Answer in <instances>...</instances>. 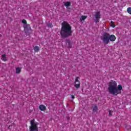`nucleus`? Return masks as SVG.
Masks as SVG:
<instances>
[{
    "label": "nucleus",
    "mask_w": 131,
    "mask_h": 131,
    "mask_svg": "<svg viewBox=\"0 0 131 131\" xmlns=\"http://www.w3.org/2000/svg\"><path fill=\"white\" fill-rule=\"evenodd\" d=\"M1 60H2V61H4V62H6V61H7L8 59H7V57H6L5 54L2 55L1 57Z\"/></svg>",
    "instance_id": "obj_11"
},
{
    "label": "nucleus",
    "mask_w": 131,
    "mask_h": 131,
    "mask_svg": "<svg viewBox=\"0 0 131 131\" xmlns=\"http://www.w3.org/2000/svg\"><path fill=\"white\" fill-rule=\"evenodd\" d=\"M95 23H99L100 19H101V12L98 11V12H95Z\"/></svg>",
    "instance_id": "obj_5"
},
{
    "label": "nucleus",
    "mask_w": 131,
    "mask_h": 131,
    "mask_svg": "<svg viewBox=\"0 0 131 131\" xmlns=\"http://www.w3.org/2000/svg\"><path fill=\"white\" fill-rule=\"evenodd\" d=\"M16 73L19 74L20 72H21V68H16Z\"/></svg>",
    "instance_id": "obj_15"
},
{
    "label": "nucleus",
    "mask_w": 131,
    "mask_h": 131,
    "mask_svg": "<svg viewBox=\"0 0 131 131\" xmlns=\"http://www.w3.org/2000/svg\"><path fill=\"white\" fill-rule=\"evenodd\" d=\"M71 5V3L70 2H67L64 3L65 7H67V8H68V7L70 6Z\"/></svg>",
    "instance_id": "obj_13"
},
{
    "label": "nucleus",
    "mask_w": 131,
    "mask_h": 131,
    "mask_svg": "<svg viewBox=\"0 0 131 131\" xmlns=\"http://www.w3.org/2000/svg\"><path fill=\"white\" fill-rule=\"evenodd\" d=\"M102 39L105 45H107L109 43V34L107 33H104L103 36L102 37Z\"/></svg>",
    "instance_id": "obj_4"
},
{
    "label": "nucleus",
    "mask_w": 131,
    "mask_h": 131,
    "mask_svg": "<svg viewBox=\"0 0 131 131\" xmlns=\"http://www.w3.org/2000/svg\"><path fill=\"white\" fill-rule=\"evenodd\" d=\"M112 113H113V111H109V115H110V116H111V115H112Z\"/></svg>",
    "instance_id": "obj_20"
},
{
    "label": "nucleus",
    "mask_w": 131,
    "mask_h": 131,
    "mask_svg": "<svg viewBox=\"0 0 131 131\" xmlns=\"http://www.w3.org/2000/svg\"><path fill=\"white\" fill-rule=\"evenodd\" d=\"M97 111H98V107L96 105H95L93 107V112H97Z\"/></svg>",
    "instance_id": "obj_16"
},
{
    "label": "nucleus",
    "mask_w": 131,
    "mask_h": 131,
    "mask_svg": "<svg viewBox=\"0 0 131 131\" xmlns=\"http://www.w3.org/2000/svg\"><path fill=\"white\" fill-rule=\"evenodd\" d=\"M39 108L41 111H46L47 107L43 104H41L39 106Z\"/></svg>",
    "instance_id": "obj_9"
},
{
    "label": "nucleus",
    "mask_w": 131,
    "mask_h": 131,
    "mask_svg": "<svg viewBox=\"0 0 131 131\" xmlns=\"http://www.w3.org/2000/svg\"><path fill=\"white\" fill-rule=\"evenodd\" d=\"M24 25V29H25V30H30V27H28L27 26V25L26 24L27 22H26V20L25 19H23V21H22Z\"/></svg>",
    "instance_id": "obj_7"
},
{
    "label": "nucleus",
    "mask_w": 131,
    "mask_h": 131,
    "mask_svg": "<svg viewBox=\"0 0 131 131\" xmlns=\"http://www.w3.org/2000/svg\"><path fill=\"white\" fill-rule=\"evenodd\" d=\"M74 86L76 89H79L80 88V81H79V77H76L75 79Z\"/></svg>",
    "instance_id": "obj_6"
},
{
    "label": "nucleus",
    "mask_w": 131,
    "mask_h": 131,
    "mask_svg": "<svg viewBox=\"0 0 131 131\" xmlns=\"http://www.w3.org/2000/svg\"><path fill=\"white\" fill-rule=\"evenodd\" d=\"M47 26H48L50 28H52V27H53V25L51 23H49L47 25Z\"/></svg>",
    "instance_id": "obj_19"
},
{
    "label": "nucleus",
    "mask_w": 131,
    "mask_h": 131,
    "mask_svg": "<svg viewBox=\"0 0 131 131\" xmlns=\"http://www.w3.org/2000/svg\"><path fill=\"white\" fill-rule=\"evenodd\" d=\"M115 39H116V37L114 35L109 34V40L111 41H115Z\"/></svg>",
    "instance_id": "obj_8"
},
{
    "label": "nucleus",
    "mask_w": 131,
    "mask_h": 131,
    "mask_svg": "<svg viewBox=\"0 0 131 131\" xmlns=\"http://www.w3.org/2000/svg\"><path fill=\"white\" fill-rule=\"evenodd\" d=\"M38 123L35 122L34 119L30 121V126L29 127V131H38Z\"/></svg>",
    "instance_id": "obj_3"
},
{
    "label": "nucleus",
    "mask_w": 131,
    "mask_h": 131,
    "mask_svg": "<svg viewBox=\"0 0 131 131\" xmlns=\"http://www.w3.org/2000/svg\"><path fill=\"white\" fill-rule=\"evenodd\" d=\"M127 12L128 13V14H130V15H131V7H128L127 8Z\"/></svg>",
    "instance_id": "obj_18"
},
{
    "label": "nucleus",
    "mask_w": 131,
    "mask_h": 131,
    "mask_svg": "<svg viewBox=\"0 0 131 131\" xmlns=\"http://www.w3.org/2000/svg\"><path fill=\"white\" fill-rule=\"evenodd\" d=\"M39 47H38V46H35V47L34 48V52H39Z\"/></svg>",
    "instance_id": "obj_14"
},
{
    "label": "nucleus",
    "mask_w": 131,
    "mask_h": 131,
    "mask_svg": "<svg viewBox=\"0 0 131 131\" xmlns=\"http://www.w3.org/2000/svg\"><path fill=\"white\" fill-rule=\"evenodd\" d=\"M61 25L60 35L62 37H68V36L72 35V30H71V26L66 21H63Z\"/></svg>",
    "instance_id": "obj_2"
},
{
    "label": "nucleus",
    "mask_w": 131,
    "mask_h": 131,
    "mask_svg": "<svg viewBox=\"0 0 131 131\" xmlns=\"http://www.w3.org/2000/svg\"><path fill=\"white\" fill-rule=\"evenodd\" d=\"M71 98L72 99H74L75 98L74 95H72Z\"/></svg>",
    "instance_id": "obj_21"
},
{
    "label": "nucleus",
    "mask_w": 131,
    "mask_h": 131,
    "mask_svg": "<svg viewBox=\"0 0 131 131\" xmlns=\"http://www.w3.org/2000/svg\"><path fill=\"white\" fill-rule=\"evenodd\" d=\"M86 18H88V16L82 15V16H80V21H81V22L82 21H84L85 20V19H86Z\"/></svg>",
    "instance_id": "obj_10"
},
{
    "label": "nucleus",
    "mask_w": 131,
    "mask_h": 131,
    "mask_svg": "<svg viewBox=\"0 0 131 131\" xmlns=\"http://www.w3.org/2000/svg\"><path fill=\"white\" fill-rule=\"evenodd\" d=\"M67 45L68 47V48H70L71 49V48H72V43H71V42H70V41H68L67 42Z\"/></svg>",
    "instance_id": "obj_12"
},
{
    "label": "nucleus",
    "mask_w": 131,
    "mask_h": 131,
    "mask_svg": "<svg viewBox=\"0 0 131 131\" xmlns=\"http://www.w3.org/2000/svg\"><path fill=\"white\" fill-rule=\"evenodd\" d=\"M108 87L107 88L108 92L111 95L113 96H117L119 94H121V91H122V86L121 85H118L117 86V82L115 80H111L108 84Z\"/></svg>",
    "instance_id": "obj_1"
},
{
    "label": "nucleus",
    "mask_w": 131,
    "mask_h": 131,
    "mask_svg": "<svg viewBox=\"0 0 131 131\" xmlns=\"http://www.w3.org/2000/svg\"><path fill=\"white\" fill-rule=\"evenodd\" d=\"M110 25V26H111V27H113V28H114V27H115V25H114V22L113 21H111Z\"/></svg>",
    "instance_id": "obj_17"
}]
</instances>
